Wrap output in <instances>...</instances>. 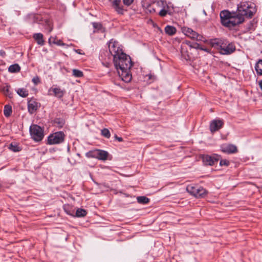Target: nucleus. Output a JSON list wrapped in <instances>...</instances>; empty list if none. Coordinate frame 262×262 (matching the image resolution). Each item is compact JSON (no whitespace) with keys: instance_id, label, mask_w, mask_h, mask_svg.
Listing matches in <instances>:
<instances>
[{"instance_id":"58836bf2","label":"nucleus","mask_w":262,"mask_h":262,"mask_svg":"<svg viewBox=\"0 0 262 262\" xmlns=\"http://www.w3.org/2000/svg\"><path fill=\"white\" fill-rule=\"evenodd\" d=\"M54 42L58 46H63L64 45L61 40H57Z\"/></svg>"},{"instance_id":"412c9836","label":"nucleus","mask_w":262,"mask_h":262,"mask_svg":"<svg viewBox=\"0 0 262 262\" xmlns=\"http://www.w3.org/2000/svg\"><path fill=\"white\" fill-rule=\"evenodd\" d=\"M10 86L9 85H6L3 87L1 91L5 95L8 96L9 98H11L12 97V93L10 91Z\"/></svg>"},{"instance_id":"7ed1b4c3","label":"nucleus","mask_w":262,"mask_h":262,"mask_svg":"<svg viewBox=\"0 0 262 262\" xmlns=\"http://www.w3.org/2000/svg\"><path fill=\"white\" fill-rule=\"evenodd\" d=\"M186 190L188 193L197 198H203L207 193L206 189L198 185H189L187 186Z\"/></svg>"},{"instance_id":"a18cd8bd","label":"nucleus","mask_w":262,"mask_h":262,"mask_svg":"<svg viewBox=\"0 0 262 262\" xmlns=\"http://www.w3.org/2000/svg\"><path fill=\"white\" fill-rule=\"evenodd\" d=\"M75 51H76V52H77L78 54H81V53L80 52V50H75Z\"/></svg>"},{"instance_id":"393cba45","label":"nucleus","mask_w":262,"mask_h":262,"mask_svg":"<svg viewBox=\"0 0 262 262\" xmlns=\"http://www.w3.org/2000/svg\"><path fill=\"white\" fill-rule=\"evenodd\" d=\"M63 209L64 211L70 215H73L74 210L72 209V207L70 205H64L63 206Z\"/></svg>"},{"instance_id":"4468645a","label":"nucleus","mask_w":262,"mask_h":262,"mask_svg":"<svg viewBox=\"0 0 262 262\" xmlns=\"http://www.w3.org/2000/svg\"><path fill=\"white\" fill-rule=\"evenodd\" d=\"M224 40V39L220 38L211 39L209 41V43L212 47L219 50L220 52Z\"/></svg>"},{"instance_id":"6e6552de","label":"nucleus","mask_w":262,"mask_h":262,"mask_svg":"<svg viewBox=\"0 0 262 262\" xmlns=\"http://www.w3.org/2000/svg\"><path fill=\"white\" fill-rule=\"evenodd\" d=\"M108 155V154L107 151L101 149L91 150L86 154V156L88 158H94L103 161L107 159Z\"/></svg>"},{"instance_id":"9d476101","label":"nucleus","mask_w":262,"mask_h":262,"mask_svg":"<svg viewBox=\"0 0 262 262\" xmlns=\"http://www.w3.org/2000/svg\"><path fill=\"white\" fill-rule=\"evenodd\" d=\"M220 159V156L216 154H214L211 156L205 155L202 156L203 162L206 165H213L217 163Z\"/></svg>"},{"instance_id":"de8ad7c7","label":"nucleus","mask_w":262,"mask_h":262,"mask_svg":"<svg viewBox=\"0 0 262 262\" xmlns=\"http://www.w3.org/2000/svg\"><path fill=\"white\" fill-rule=\"evenodd\" d=\"M1 187H2V185H1V184H0V188H1Z\"/></svg>"},{"instance_id":"39448f33","label":"nucleus","mask_w":262,"mask_h":262,"mask_svg":"<svg viewBox=\"0 0 262 262\" xmlns=\"http://www.w3.org/2000/svg\"><path fill=\"white\" fill-rule=\"evenodd\" d=\"M30 132L32 138L36 142L40 141L43 138V130L37 125H31Z\"/></svg>"},{"instance_id":"cd10ccee","label":"nucleus","mask_w":262,"mask_h":262,"mask_svg":"<svg viewBox=\"0 0 262 262\" xmlns=\"http://www.w3.org/2000/svg\"><path fill=\"white\" fill-rule=\"evenodd\" d=\"M17 93L20 96L24 98L27 97L28 95V91L24 88L18 89L17 91Z\"/></svg>"},{"instance_id":"72a5a7b5","label":"nucleus","mask_w":262,"mask_h":262,"mask_svg":"<svg viewBox=\"0 0 262 262\" xmlns=\"http://www.w3.org/2000/svg\"><path fill=\"white\" fill-rule=\"evenodd\" d=\"M229 161L227 160H226V159H224V160H221L220 161V165L221 166H228L229 165Z\"/></svg>"},{"instance_id":"f8f14e48","label":"nucleus","mask_w":262,"mask_h":262,"mask_svg":"<svg viewBox=\"0 0 262 262\" xmlns=\"http://www.w3.org/2000/svg\"><path fill=\"white\" fill-rule=\"evenodd\" d=\"M221 150L222 152L228 154H235L238 151L237 147L231 144H224L221 146Z\"/></svg>"},{"instance_id":"2eb2a0df","label":"nucleus","mask_w":262,"mask_h":262,"mask_svg":"<svg viewBox=\"0 0 262 262\" xmlns=\"http://www.w3.org/2000/svg\"><path fill=\"white\" fill-rule=\"evenodd\" d=\"M142 5L146 13L151 14L156 12V8L155 7L154 3L149 4L148 3L143 2Z\"/></svg>"},{"instance_id":"c85d7f7f","label":"nucleus","mask_w":262,"mask_h":262,"mask_svg":"<svg viewBox=\"0 0 262 262\" xmlns=\"http://www.w3.org/2000/svg\"><path fill=\"white\" fill-rule=\"evenodd\" d=\"M9 149L14 151L17 152L21 150V148L19 146L17 143H12L9 145Z\"/></svg>"},{"instance_id":"c03bdc74","label":"nucleus","mask_w":262,"mask_h":262,"mask_svg":"<svg viewBox=\"0 0 262 262\" xmlns=\"http://www.w3.org/2000/svg\"><path fill=\"white\" fill-rule=\"evenodd\" d=\"M117 140L119 141V142H122L123 141V139L121 138V137H118L117 138Z\"/></svg>"},{"instance_id":"ddd939ff","label":"nucleus","mask_w":262,"mask_h":262,"mask_svg":"<svg viewBox=\"0 0 262 262\" xmlns=\"http://www.w3.org/2000/svg\"><path fill=\"white\" fill-rule=\"evenodd\" d=\"M224 124L222 120H213L210 125V129L211 133H214L221 128Z\"/></svg>"},{"instance_id":"9b49d317","label":"nucleus","mask_w":262,"mask_h":262,"mask_svg":"<svg viewBox=\"0 0 262 262\" xmlns=\"http://www.w3.org/2000/svg\"><path fill=\"white\" fill-rule=\"evenodd\" d=\"M65 94V90L61 89L56 85H53L52 87L50 88L48 91V95H53L59 99L62 98Z\"/></svg>"},{"instance_id":"49530a36","label":"nucleus","mask_w":262,"mask_h":262,"mask_svg":"<svg viewBox=\"0 0 262 262\" xmlns=\"http://www.w3.org/2000/svg\"><path fill=\"white\" fill-rule=\"evenodd\" d=\"M118 137L116 135H115V139H116V140H117V138Z\"/></svg>"},{"instance_id":"f3484780","label":"nucleus","mask_w":262,"mask_h":262,"mask_svg":"<svg viewBox=\"0 0 262 262\" xmlns=\"http://www.w3.org/2000/svg\"><path fill=\"white\" fill-rule=\"evenodd\" d=\"M33 38L36 41L38 45L43 46L45 44L43 36L40 33H37L33 34Z\"/></svg>"},{"instance_id":"dca6fc26","label":"nucleus","mask_w":262,"mask_h":262,"mask_svg":"<svg viewBox=\"0 0 262 262\" xmlns=\"http://www.w3.org/2000/svg\"><path fill=\"white\" fill-rule=\"evenodd\" d=\"M38 108V103L34 100H30L28 102V109L29 112L32 114L35 112Z\"/></svg>"},{"instance_id":"f257e3e1","label":"nucleus","mask_w":262,"mask_h":262,"mask_svg":"<svg viewBox=\"0 0 262 262\" xmlns=\"http://www.w3.org/2000/svg\"><path fill=\"white\" fill-rule=\"evenodd\" d=\"M256 12V6L254 3L241 2L237 5L235 12L222 11L220 13L221 22L224 27L232 29L243 23L246 19L252 18Z\"/></svg>"},{"instance_id":"6ab92c4d","label":"nucleus","mask_w":262,"mask_h":262,"mask_svg":"<svg viewBox=\"0 0 262 262\" xmlns=\"http://www.w3.org/2000/svg\"><path fill=\"white\" fill-rule=\"evenodd\" d=\"M65 124V121L63 119L57 118H55L53 121V124L54 126L61 128Z\"/></svg>"},{"instance_id":"0eeeda50","label":"nucleus","mask_w":262,"mask_h":262,"mask_svg":"<svg viewBox=\"0 0 262 262\" xmlns=\"http://www.w3.org/2000/svg\"><path fill=\"white\" fill-rule=\"evenodd\" d=\"M182 32L187 37L196 41H205L204 37L193 30L191 28L184 27L182 28Z\"/></svg>"},{"instance_id":"ea45409f","label":"nucleus","mask_w":262,"mask_h":262,"mask_svg":"<svg viewBox=\"0 0 262 262\" xmlns=\"http://www.w3.org/2000/svg\"><path fill=\"white\" fill-rule=\"evenodd\" d=\"M165 10H169V6L167 4L166 2L164 1V5L163 7Z\"/></svg>"},{"instance_id":"c756f323","label":"nucleus","mask_w":262,"mask_h":262,"mask_svg":"<svg viewBox=\"0 0 262 262\" xmlns=\"http://www.w3.org/2000/svg\"><path fill=\"white\" fill-rule=\"evenodd\" d=\"M72 75L75 77H82L83 76V72L77 69H73L72 70Z\"/></svg>"},{"instance_id":"473e14b6","label":"nucleus","mask_w":262,"mask_h":262,"mask_svg":"<svg viewBox=\"0 0 262 262\" xmlns=\"http://www.w3.org/2000/svg\"><path fill=\"white\" fill-rule=\"evenodd\" d=\"M155 6L158 7L160 8H162L164 5V1L159 0L153 3Z\"/></svg>"},{"instance_id":"a211bd4d","label":"nucleus","mask_w":262,"mask_h":262,"mask_svg":"<svg viewBox=\"0 0 262 262\" xmlns=\"http://www.w3.org/2000/svg\"><path fill=\"white\" fill-rule=\"evenodd\" d=\"M185 43L186 45H187V46H188L190 48H192V47L193 46V43H191L190 41H186L184 42ZM184 42L183 43L184 45H183L182 47V55L184 57V58L186 60H189L190 57H189V56L187 54L186 55H185V45H184Z\"/></svg>"},{"instance_id":"79ce46f5","label":"nucleus","mask_w":262,"mask_h":262,"mask_svg":"<svg viewBox=\"0 0 262 262\" xmlns=\"http://www.w3.org/2000/svg\"><path fill=\"white\" fill-rule=\"evenodd\" d=\"M200 50H202V51H204L207 52H209V50L208 49L203 48L202 46H201V47H200Z\"/></svg>"},{"instance_id":"423d86ee","label":"nucleus","mask_w":262,"mask_h":262,"mask_svg":"<svg viewBox=\"0 0 262 262\" xmlns=\"http://www.w3.org/2000/svg\"><path fill=\"white\" fill-rule=\"evenodd\" d=\"M65 138V135L62 132H57L51 134L48 138V144L50 145L57 144L62 143Z\"/></svg>"},{"instance_id":"c9c22d12","label":"nucleus","mask_w":262,"mask_h":262,"mask_svg":"<svg viewBox=\"0 0 262 262\" xmlns=\"http://www.w3.org/2000/svg\"><path fill=\"white\" fill-rule=\"evenodd\" d=\"M134 2V0H123V4L127 8L129 6Z\"/></svg>"},{"instance_id":"4be33fe9","label":"nucleus","mask_w":262,"mask_h":262,"mask_svg":"<svg viewBox=\"0 0 262 262\" xmlns=\"http://www.w3.org/2000/svg\"><path fill=\"white\" fill-rule=\"evenodd\" d=\"M255 69L258 75H262V59L257 62L255 66Z\"/></svg>"},{"instance_id":"20e7f679","label":"nucleus","mask_w":262,"mask_h":262,"mask_svg":"<svg viewBox=\"0 0 262 262\" xmlns=\"http://www.w3.org/2000/svg\"><path fill=\"white\" fill-rule=\"evenodd\" d=\"M111 7L119 15H123L127 9L121 0H108Z\"/></svg>"},{"instance_id":"bb28decb","label":"nucleus","mask_w":262,"mask_h":262,"mask_svg":"<svg viewBox=\"0 0 262 262\" xmlns=\"http://www.w3.org/2000/svg\"><path fill=\"white\" fill-rule=\"evenodd\" d=\"M87 214V212L85 209L81 208H78L76 211V216L80 217H84Z\"/></svg>"},{"instance_id":"a19ab883","label":"nucleus","mask_w":262,"mask_h":262,"mask_svg":"<svg viewBox=\"0 0 262 262\" xmlns=\"http://www.w3.org/2000/svg\"><path fill=\"white\" fill-rule=\"evenodd\" d=\"M0 55L2 57H4L6 55V52L4 50H1Z\"/></svg>"},{"instance_id":"aec40b11","label":"nucleus","mask_w":262,"mask_h":262,"mask_svg":"<svg viewBox=\"0 0 262 262\" xmlns=\"http://www.w3.org/2000/svg\"><path fill=\"white\" fill-rule=\"evenodd\" d=\"M176 28L171 26H167L165 28V33L170 36L173 35L176 33Z\"/></svg>"},{"instance_id":"e433bc0d","label":"nucleus","mask_w":262,"mask_h":262,"mask_svg":"<svg viewBox=\"0 0 262 262\" xmlns=\"http://www.w3.org/2000/svg\"><path fill=\"white\" fill-rule=\"evenodd\" d=\"M32 81L35 85H37L40 83V79L38 76L33 77Z\"/></svg>"},{"instance_id":"5701e85b","label":"nucleus","mask_w":262,"mask_h":262,"mask_svg":"<svg viewBox=\"0 0 262 262\" xmlns=\"http://www.w3.org/2000/svg\"><path fill=\"white\" fill-rule=\"evenodd\" d=\"M12 107L10 105H6L4 109V114L6 117H9L12 114Z\"/></svg>"},{"instance_id":"4c0bfd02","label":"nucleus","mask_w":262,"mask_h":262,"mask_svg":"<svg viewBox=\"0 0 262 262\" xmlns=\"http://www.w3.org/2000/svg\"><path fill=\"white\" fill-rule=\"evenodd\" d=\"M192 47V48H194V49H200V47H201V46L198 43H193V46Z\"/></svg>"},{"instance_id":"a878e982","label":"nucleus","mask_w":262,"mask_h":262,"mask_svg":"<svg viewBox=\"0 0 262 262\" xmlns=\"http://www.w3.org/2000/svg\"><path fill=\"white\" fill-rule=\"evenodd\" d=\"M137 200L139 203L142 204H146L149 202V199L145 196H138Z\"/></svg>"},{"instance_id":"b1692460","label":"nucleus","mask_w":262,"mask_h":262,"mask_svg":"<svg viewBox=\"0 0 262 262\" xmlns=\"http://www.w3.org/2000/svg\"><path fill=\"white\" fill-rule=\"evenodd\" d=\"M20 70V68L18 64L11 65L8 69V71L10 73H16L19 72Z\"/></svg>"},{"instance_id":"2f4dec72","label":"nucleus","mask_w":262,"mask_h":262,"mask_svg":"<svg viewBox=\"0 0 262 262\" xmlns=\"http://www.w3.org/2000/svg\"><path fill=\"white\" fill-rule=\"evenodd\" d=\"M101 135L103 137H105V138H106L107 139L110 138L111 134H110V131L108 130V129H107V128H103V129H102L101 130Z\"/></svg>"},{"instance_id":"37998d69","label":"nucleus","mask_w":262,"mask_h":262,"mask_svg":"<svg viewBox=\"0 0 262 262\" xmlns=\"http://www.w3.org/2000/svg\"><path fill=\"white\" fill-rule=\"evenodd\" d=\"M258 84H259L260 88L262 90V80L259 81Z\"/></svg>"},{"instance_id":"f03ea898","label":"nucleus","mask_w":262,"mask_h":262,"mask_svg":"<svg viewBox=\"0 0 262 262\" xmlns=\"http://www.w3.org/2000/svg\"><path fill=\"white\" fill-rule=\"evenodd\" d=\"M108 49L119 76L125 82H129L132 77L130 69L133 66L130 56L123 53L118 42L111 41Z\"/></svg>"},{"instance_id":"1a4fd4ad","label":"nucleus","mask_w":262,"mask_h":262,"mask_svg":"<svg viewBox=\"0 0 262 262\" xmlns=\"http://www.w3.org/2000/svg\"><path fill=\"white\" fill-rule=\"evenodd\" d=\"M235 50V46L233 42H228L224 40L220 53L223 55H229L233 53Z\"/></svg>"},{"instance_id":"7c9ffc66","label":"nucleus","mask_w":262,"mask_h":262,"mask_svg":"<svg viewBox=\"0 0 262 262\" xmlns=\"http://www.w3.org/2000/svg\"><path fill=\"white\" fill-rule=\"evenodd\" d=\"M161 9L159 12V15L161 17L165 16L167 14H170V10H165V8H161Z\"/></svg>"},{"instance_id":"f704fd0d","label":"nucleus","mask_w":262,"mask_h":262,"mask_svg":"<svg viewBox=\"0 0 262 262\" xmlns=\"http://www.w3.org/2000/svg\"><path fill=\"white\" fill-rule=\"evenodd\" d=\"M93 26L94 29H97L98 30H100L102 27L101 24L98 23H93Z\"/></svg>"}]
</instances>
